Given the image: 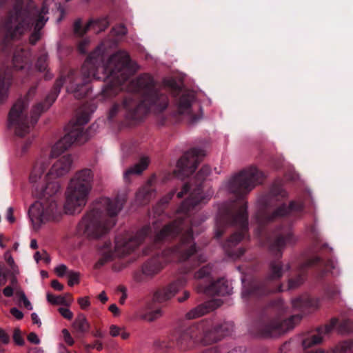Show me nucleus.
Here are the masks:
<instances>
[{
	"mask_svg": "<svg viewBox=\"0 0 353 353\" xmlns=\"http://www.w3.org/2000/svg\"><path fill=\"white\" fill-rule=\"evenodd\" d=\"M132 72L130 59L126 51L119 50L104 60L103 51L98 47L82 66V83L70 82L67 90L72 92L76 98H82L88 94L90 90L88 84L92 79L108 80L102 90L103 97L108 99L119 94L122 90V84Z\"/></svg>",
	"mask_w": 353,
	"mask_h": 353,
	"instance_id": "obj_1",
	"label": "nucleus"
},
{
	"mask_svg": "<svg viewBox=\"0 0 353 353\" xmlns=\"http://www.w3.org/2000/svg\"><path fill=\"white\" fill-rule=\"evenodd\" d=\"M47 158H41L35 163L29 176L32 194L39 200L29 209V216L33 226L38 228L46 221L57 219L60 214L54 196L59 191L60 184L48 176L46 170L48 167Z\"/></svg>",
	"mask_w": 353,
	"mask_h": 353,
	"instance_id": "obj_2",
	"label": "nucleus"
},
{
	"mask_svg": "<svg viewBox=\"0 0 353 353\" xmlns=\"http://www.w3.org/2000/svg\"><path fill=\"white\" fill-rule=\"evenodd\" d=\"M48 13V8L46 4L39 10L33 4L32 0H14L12 8L3 23L6 39H20L33 26L29 41L34 45L40 40L42 35L41 30L48 21V17H46Z\"/></svg>",
	"mask_w": 353,
	"mask_h": 353,
	"instance_id": "obj_3",
	"label": "nucleus"
},
{
	"mask_svg": "<svg viewBox=\"0 0 353 353\" xmlns=\"http://www.w3.org/2000/svg\"><path fill=\"white\" fill-rule=\"evenodd\" d=\"M124 200L119 198H101L81 219L77 226L80 235L90 239L99 238L115 225L113 219H107L104 212L112 218L122 209Z\"/></svg>",
	"mask_w": 353,
	"mask_h": 353,
	"instance_id": "obj_4",
	"label": "nucleus"
},
{
	"mask_svg": "<svg viewBox=\"0 0 353 353\" xmlns=\"http://www.w3.org/2000/svg\"><path fill=\"white\" fill-rule=\"evenodd\" d=\"M128 89L130 92H141L143 95V99L140 103L137 102V94H128L123 100V108L134 114L142 111V109L143 113L148 110L161 112L168 107L167 96L160 94L155 89L154 81L148 74L140 75L133 79L130 82Z\"/></svg>",
	"mask_w": 353,
	"mask_h": 353,
	"instance_id": "obj_5",
	"label": "nucleus"
},
{
	"mask_svg": "<svg viewBox=\"0 0 353 353\" xmlns=\"http://www.w3.org/2000/svg\"><path fill=\"white\" fill-rule=\"evenodd\" d=\"M65 79H58L54 86L53 90L46 97L44 103H39L31 110L29 119L26 108L28 99L35 93V88L30 89L23 99H19L12 107L8 117V126L14 128L15 134L19 137H24L29 133L30 126L34 124L42 112L47 110L56 100Z\"/></svg>",
	"mask_w": 353,
	"mask_h": 353,
	"instance_id": "obj_6",
	"label": "nucleus"
},
{
	"mask_svg": "<svg viewBox=\"0 0 353 353\" xmlns=\"http://www.w3.org/2000/svg\"><path fill=\"white\" fill-rule=\"evenodd\" d=\"M93 180L94 173L90 169L84 168L75 172L65 192L64 210L66 214H74L81 212L88 202Z\"/></svg>",
	"mask_w": 353,
	"mask_h": 353,
	"instance_id": "obj_7",
	"label": "nucleus"
},
{
	"mask_svg": "<svg viewBox=\"0 0 353 353\" xmlns=\"http://www.w3.org/2000/svg\"><path fill=\"white\" fill-rule=\"evenodd\" d=\"M148 230V228H143L134 236L128 234L118 236L115 240L114 252L110 248V243H105L101 250V257L96 263V268H100L114 256L121 257L130 253L143 241Z\"/></svg>",
	"mask_w": 353,
	"mask_h": 353,
	"instance_id": "obj_8",
	"label": "nucleus"
},
{
	"mask_svg": "<svg viewBox=\"0 0 353 353\" xmlns=\"http://www.w3.org/2000/svg\"><path fill=\"white\" fill-rule=\"evenodd\" d=\"M263 174L255 167H250L234 175L228 182V191L239 197L248 194L262 183Z\"/></svg>",
	"mask_w": 353,
	"mask_h": 353,
	"instance_id": "obj_9",
	"label": "nucleus"
},
{
	"mask_svg": "<svg viewBox=\"0 0 353 353\" xmlns=\"http://www.w3.org/2000/svg\"><path fill=\"white\" fill-rule=\"evenodd\" d=\"M90 117L88 114H83L77 118L75 121H70L68 128L69 132L52 149V156L58 155L68 150L74 143L83 144L89 139L88 130L84 132L83 125L88 123Z\"/></svg>",
	"mask_w": 353,
	"mask_h": 353,
	"instance_id": "obj_10",
	"label": "nucleus"
},
{
	"mask_svg": "<svg viewBox=\"0 0 353 353\" xmlns=\"http://www.w3.org/2000/svg\"><path fill=\"white\" fill-rule=\"evenodd\" d=\"M352 323L350 316L341 314L339 318H332L330 322L317 329V334L307 337L302 341V346L306 350L312 346L321 343L323 339L334 330L340 334H346L351 332Z\"/></svg>",
	"mask_w": 353,
	"mask_h": 353,
	"instance_id": "obj_11",
	"label": "nucleus"
},
{
	"mask_svg": "<svg viewBox=\"0 0 353 353\" xmlns=\"http://www.w3.org/2000/svg\"><path fill=\"white\" fill-rule=\"evenodd\" d=\"M236 208H238L236 212L234 214H228L225 219L229 224L239 226L241 232H235L230 236L228 242V246L237 244L245 236L248 228L247 203L245 202L237 203Z\"/></svg>",
	"mask_w": 353,
	"mask_h": 353,
	"instance_id": "obj_12",
	"label": "nucleus"
},
{
	"mask_svg": "<svg viewBox=\"0 0 353 353\" xmlns=\"http://www.w3.org/2000/svg\"><path fill=\"white\" fill-rule=\"evenodd\" d=\"M301 320V316L300 315L292 316L285 321L275 319L267 323H261L259 325V330L265 336L275 337L293 329Z\"/></svg>",
	"mask_w": 353,
	"mask_h": 353,
	"instance_id": "obj_13",
	"label": "nucleus"
},
{
	"mask_svg": "<svg viewBox=\"0 0 353 353\" xmlns=\"http://www.w3.org/2000/svg\"><path fill=\"white\" fill-rule=\"evenodd\" d=\"M195 96L192 92L183 94L177 104V112L190 123H194L202 117L201 106L193 104Z\"/></svg>",
	"mask_w": 353,
	"mask_h": 353,
	"instance_id": "obj_14",
	"label": "nucleus"
},
{
	"mask_svg": "<svg viewBox=\"0 0 353 353\" xmlns=\"http://www.w3.org/2000/svg\"><path fill=\"white\" fill-rule=\"evenodd\" d=\"M205 156V152L203 150L198 148L190 150L177 161L176 167L179 172L187 176L193 173Z\"/></svg>",
	"mask_w": 353,
	"mask_h": 353,
	"instance_id": "obj_15",
	"label": "nucleus"
},
{
	"mask_svg": "<svg viewBox=\"0 0 353 353\" xmlns=\"http://www.w3.org/2000/svg\"><path fill=\"white\" fill-rule=\"evenodd\" d=\"M193 227L194 224L192 223L190 230L183 236L180 243L172 250L173 254L180 261L188 259L196 252V244L192 237Z\"/></svg>",
	"mask_w": 353,
	"mask_h": 353,
	"instance_id": "obj_16",
	"label": "nucleus"
},
{
	"mask_svg": "<svg viewBox=\"0 0 353 353\" xmlns=\"http://www.w3.org/2000/svg\"><path fill=\"white\" fill-rule=\"evenodd\" d=\"M199 331L194 327H188L181 332L176 339L175 351L187 352L192 350L199 344L196 338Z\"/></svg>",
	"mask_w": 353,
	"mask_h": 353,
	"instance_id": "obj_17",
	"label": "nucleus"
},
{
	"mask_svg": "<svg viewBox=\"0 0 353 353\" xmlns=\"http://www.w3.org/2000/svg\"><path fill=\"white\" fill-rule=\"evenodd\" d=\"M232 290V288L228 284V282L223 279L215 282H212L208 286L199 284L196 287L198 292H203L210 296H225L230 294Z\"/></svg>",
	"mask_w": 353,
	"mask_h": 353,
	"instance_id": "obj_18",
	"label": "nucleus"
},
{
	"mask_svg": "<svg viewBox=\"0 0 353 353\" xmlns=\"http://www.w3.org/2000/svg\"><path fill=\"white\" fill-rule=\"evenodd\" d=\"M187 280L182 277L171 283L168 286L159 290L155 293V299L159 303L165 302L175 296V294L183 288Z\"/></svg>",
	"mask_w": 353,
	"mask_h": 353,
	"instance_id": "obj_19",
	"label": "nucleus"
},
{
	"mask_svg": "<svg viewBox=\"0 0 353 353\" xmlns=\"http://www.w3.org/2000/svg\"><path fill=\"white\" fill-rule=\"evenodd\" d=\"M72 159L70 155H64L53 163L48 171V176H52L54 180L66 174L71 169Z\"/></svg>",
	"mask_w": 353,
	"mask_h": 353,
	"instance_id": "obj_20",
	"label": "nucleus"
},
{
	"mask_svg": "<svg viewBox=\"0 0 353 353\" xmlns=\"http://www.w3.org/2000/svg\"><path fill=\"white\" fill-rule=\"evenodd\" d=\"M155 181V176H152L136 194V199L141 204L147 203L150 200L154 198L156 191L152 185Z\"/></svg>",
	"mask_w": 353,
	"mask_h": 353,
	"instance_id": "obj_21",
	"label": "nucleus"
},
{
	"mask_svg": "<svg viewBox=\"0 0 353 353\" xmlns=\"http://www.w3.org/2000/svg\"><path fill=\"white\" fill-rule=\"evenodd\" d=\"M181 221H174L170 224L163 226V228L157 234L156 239L157 241L163 240L167 237L175 236L179 230H182Z\"/></svg>",
	"mask_w": 353,
	"mask_h": 353,
	"instance_id": "obj_22",
	"label": "nucleus"
},
{
	"mask_svg": "<svg viewBox=\"0 0 353 353\" xmlns=\"http://www.w3.org/2000/svg\"><path fill=\"white\" fill-rule=\"evenodd\" d=\"M290 267L289 264L283 265L279 261H273L270 264V270L268 276V280H278L282 277L284 272L288 271Z\"/></svg>",
	"mask_w": 353,
	"mask_h": 353,
	"instance_id": "obj_23",
	"label": "nucleus"
},
{
	"mask_svg": "<svg viewBox=\"0 0 353 353\" xmlns=\"http://www.w3.org/2000/svg\"><path fill=\"white\" fill-rule=\"evenodd\" d=\"M164 265L158 259H152L147 261L142 267V272L147 277L152 278L159 274Z\"/></svg>",
	"mask_w": 353,
	"mask_h": 353,
	"instance_id": "obj_24",
	"label": "nucleus"
},
{
	"mask_svg": "<svg viewBox=\"0 0 353 353\" xmlns=\"http://www.w3.org/2000/svg\"><path fill=\"white\" fill-rule=\"evenodd\" d=\"M203 199V197L201 196V188L199 187L194 192L191 193V198L188 199L182 203L178 212H187L190 208L199 204Z\"/></svg>",
	"mask_w": 353,
	"mask_h": 353,
	"instance_id": "obj_25",
	"label": "nucleus"
},
{
	"mask_svg": "<svg viewBox=\"0 0 353 353\" xmlns=\"http://www.w3.org/2000/svg\"><path fill=\"white\" fill-rule=\"evenodd\" d=\"M19 274L18 270H14L11 274L10 284L6 286L3 290V294L6 297H11L17 294L19 291L22 290L20 285L19 284L17 275Z\"/></svg>",
	"mask_w": 353,
	"mask_h": 353,
	"instance_id": "obj_26",
	"label": "nucleus"
},
{
	"mask_svg": "<svg viewBox=\"0 0 353 353\" xmlns=\"http://www.w3.org/2000/svg\"><path fill=\"white\" fill-rule=\"evenodd\" d=\"M213 304L214 302L211 301L205 304L199 305L188 312L185 314V317L188 319L201 317L214 309Z\"/></svg>",
	"mask_w": 353,
	"mask_h": 353,
	"instance_id": "obj_27",
	"label": "nucleus"
},
{
	"mask_svg": "<svg viewBox=\"0 0 353 353\" xmlns=\"http://www.w3.org/2000/svg\"><path fill=\"white\" fill-rule=\"evenodd\" d=\"M72 325L75 332L80 334L88 332L90 327L85 316L81 313L77 315Z\"/></svg>",
	"mask_w": 353,
	"mask_h": 353,
	"instance_id": "obj_28",
	"label": "nucleus"
},
{
	"mask_svg": "<svg viewBox=\"0 0 353 353\" xmlns=\"http://www.w3.org/2000/svg\"><path fill=\"white\" fill-rule=\"evenodd\" d=\"M148 164L149 159L148 157L141 158L139 163L130 168L124 172V178L128 180L132 174H141L142 172L147 168Z\"/></svg>",
	"mask_w": 353,
	"mask_h": 353,
	"instance_id": "obj_29",
	"label": "nucleus"
},
{
	"mask_svg": "<svg viewBox=\"0 0 353 353\" xmlns=\"http://www.w3.org/2000/svg\"><path fill=\"white\" fill-rule=\"evenodd\" d=\"M296 241V239L290 234H288L284 238L283 236L278 237L271 246L272 252H281L286 245L293 244Z\"/></svg>",
	"mask_w": 353,
	"mask_h": 353,
	"instance_id": "obj_30",
	"label": "nucleus"
},
{
	"mask_svg": "<svg viewBox=\"0 0 353 353\" xmlns=\"http://www.w3.org/2000/svg\"><path fill=\"white\" fill-rule=\"evenodd\" d=\"M109 26L106 18H101L95 20H90L87 23V29H92L95 34L104 31Z\"/></svg>",
	"mask_w": 353,
	"mask_h": 353,
	"instance_id": "obj_31",
	"label": "nucleus"
},
{
	"mask_svg": "<svg viewBox=\"0 0 353 353\" xmlns=\"http://www.w3.org/2000/svg\"><path fill=\"white\" fill-rule=\"evenodd\" d=\"M219 332V329H216L215 325L210 330H207L203 335V337L201 340L200 343L203 345H208L213 343H216L221 340L220 336L218 334Z\"/></svg>",
	"mask_w": 353,
	"mask_h": 353,
	"instance_id": "obj_32",
	"label": "nucleus"
},
{
	"mask_svg": "<svg viewBox=\"0 0 353 353\" xmlns=\"http://www.w3.org/2000/svg\"><path fill=\"white\" fill-rule=\"evenodd\" d=\"M47 301L52 305H63L65 306H70L73 299L70 298L68 300L65 296H56L51 293L48 292L46 294Z\"/></svg>",
	"mask_w": 353,
	"mask_h": 353,
	"instance_id": "obj_33",
	"label": "nucleus"
},
{
	"mask_svg": "<svg viewBox=\"0 0 353 353\" xmlns=\"http://www.w3.org/2000/svg\"><path fill=\"white\" fill-rule=\"evenodd\" d=\"M215 327L216 329L219 330L218 334L220 336L221 340L224 336L230 335L234 330V325L231 322H223L222 323L216 325Z\"/></svg>",
	"mask_w": 353,
	"mask_h": 353,
	"instance_id": "obj_34",
	"label": "nucleus"
},
{
	"mask_svg": "<svg viewBox=\"0 0 353 353\" xmlns=\"http://www.w3.org/2000/svg\"><path fill=\"white\" fill-rule=\"evenodd\" d=\"M153 345L155 351H175V349L174 348V342L159 340L154 341Z\"/></svg>",
	"mask_w": 353,
	"mask_h": 353,
	"instance_id": "obj_35",
	"label": "nucleus"
},
{
	"mask_svg": "<svg viewBox=\"0 0 353 353\" xmlns=\"http://www.w3.org/2000/svg\"><path fill=\"white\" fill-rule=\"evenodd\" d=\"M26 54L27 52L23 50H21L14 54L13 57V65L15 68L19 70L23 68L24 65L23 63L26 62Z\"/></svg>",
	"mask_w": 353,
	"mask_h": 353,
	"instance_id": "obj_36",
	"label": "nucleus"
},
{
	"mask_svg": "<svg viewBox=\"0 0 353 353\" xmlns=\"http://www.w3.org/2000/svg\"><path fill=\"white\" fill-rule=\"evenodd\" d=\"M301 208L302 207L296 208L294 202H291L289 207L286 206L284 204L281 205L274 211L273 214V218L285 216L292 210H300Z\"/></svg>",
	"mask_w": 353,
	"mask_h": 353,
	"instance_id": "obj_37",
	"label": "nucleus"
},
{
	"mask_svg": "<svg viewBox=\"0 0 353 353\" xmlns=\"http://www.w3.org/2000/svg\"><path fill=\"white\" fill-rule=\"evenodd\" d=\"M15 298L17 299V303L19 305H23L27 310H32L33 307L32 305V303L28 300V297L26 296L24 291L22 290L21 291H19L17 294H14Z\"/></svg>",
	"mask_w": 353,
	"mask_h": 353,
	"instance_id": "obj_38",
	"label": "nucleus"
},
{
	"mask_svg": "<svg viewBox=\"0 0 353 353\" xmlns=\"http://www.w3.org/2000/svg\"><path fill=\"white\" fill-rule=\"evenodd\" d=\"M163 312L161 309H157L144 314H141L140 318L148 322H152L161 318L163 316Z\"/></svg>",
	"mask_w": 353,
	"mask_h": 353,
	"instance_id": "obj_39",
	"label": "nucleus"
},
{
	"mask_svg": "<svg viewBox=\"0 0 353 353\" xmlns=\"http://www.w3.org/2000/svg\"><path fill=\"white\" fill-rule=\"evenodd\" d=\"M10 85V77L4 78L0 81V104L6 101L8 98V91Z\"/></svg>",
	"mask_w": 353,
	"mask_h": 353,
	"instance_id": "obj_40",
	"label": "nucleus"
},
{
	"mask_svg": "<svg viewBox=\"0 0 353 353\" xmlns=\"http://www.w3.org/2000/svg\"><path fill=\"white\" fill-rule=\"evenodd\" d=\"M212 266L210 264L203 266L194 274V278L197 280L208 279L212 272Z\"/></svg>",
	"mask_w": 353,
	"mask_h": 353,
	"instance_id": "obj_41",
	"label": "nucleus"
},
{
	"mask_svg": "<svg viewBox=\"0 0 353 353\" xmlns=\"http://www.w3.org/2000/svg\"><path fill=\"white\" fill-rule=\"evenodd\" d=\"M305 278L302 275H299L294 279H290L288 281V290H294L301 285H302L304 282Z\"/></svg>",
	"mask_w": 353,
	"mask_h": 353,
	"instance_id": "obj_42",
	"label": "nucleus"
},
{
	"mask_svg": "<svg viewBox=\"0 0 353 353\" xmlns=\"http://www.w3.org/2000/svg\"><path fill=\"white\" fill-rule=\"evenodd\" d=\"M47 61H48V55L47 54H43L41 55L38 58L37 61V64H36L37 68L41 72L46 71V70L48 68Z\"/></svg>",
	"mask_w": 353,
	"mask_h": 353,
	"instance_id": "obj_43",
	"label": "nucleus"
},
{
	"mask_svg": "<svg viewBox=\"0 0 353 353\" xmlns=\"http://www.w3.org/2000/svg\"><path fill=\"white\" fill-rule=\"evenodd\" d=\"M89 29H87V25L82 28H81V20L80 19L75 21L74 24V33L79 36H83L85 34Z\"/></svg>",
	"mask_w": 353,
	"mask_h": 353,
	"instance_id": "obj_44",
	"label": "nucleus"
},
{
	"mask_svg": "<svg viewBox=\"0 0 353 353\" xmlns=\"http://www.w3.org/2000/svg\"><path fill=\"white\" fill-rule=\"evenodd\" d=\"M79 273L74 271H68V285L70 286H72L75 284L79 283Z\"/></svg>",
	"mask_w": 353,
	"mask_h": 353,
	"instance_id": "obj_45",
	"label": "nucleus"
},
{
	"mask_svg": "<svg viewBox=\"0 0 353 353\" xmlns=\"http://www.w3.org/2000/svg\"><path fill=\"white\" fill-rule=\"evenodd\" d=\"M211 173V169L208 165H203L196 174L200 181H203Z\"/></svg>",
	"mask_w": 353,
	"mask_h": 353,
	"instance_id": "obj_46",
	"label": "nucleus"
},
{
	"mask_svg": "<svg viewBox=\"0 0 353 353\" xmlns=\"http://www.w3.org/2000/svg\"><path fill=\"white\" fill-rule=\"evenodd\" d=\"M340 349L339 353H347L348 352L352 351L353 347V344L351 341H345L341 343L339 345Z\"/></svg>",
	"mask_w": 353,
	"mask_h": 353,
	"instance_id": "obj_47",
	"label": "nucleus"
},
{
	"mask_svg": "<svg viewBox=\"0 0 353 353\" xmlns=\"http://www.w3.org/2000/svg\"><path fill=\"white\" fill-rule=\"evenodd\" d=\"M13 340L14 343L18 345H23L24 344V339L19 328H15L14 330Z\"/></svg>",
	"mask_w": 353,
	"mask_h": 353,
	"instance_id": "obj_48",
	"label": "nucleus"
},
{
	"mask_svg": "<svg viewBox=\"0 0 353 353\" xmlns=\"http://www.w3.org/2000/svg\"><path fill=\"white\" fill-rule=\"evenodd\" d=\"M112 30L117 36H124L128 33L127 28L123 24L114 27Z\"/></svg>",
	"mask_w": 353,
	"mask_h": 353,
	"instance_id": "obj_49",
	"label": "nucleus"
},
{
	"mask_svg": "<svg viewBox=\"0 0 353 353\" xmlns=\"http://www.w3.org/2000/svg\"><path fill=\"white\" fill-rule=\"evenodd\" d=\"M58 311L63 318L68 320H71L73 318L72 312L67 307H59Z\"/></svg>",
	"mask_w": 353,
	"mask_h": 353,
	"instance_id": "obj_50",
	"label": "nucleus"
},
{
	"mask_svg": "<svg viewBox=\"0 0 353 353\" xmlns=\"http://www.w3.org/2000/svg\"><path fill=\"white\" fill-rule=\"evenodd\" d=\"M8 274L9 271L0 265V287L6 284Z\"/></svg>",
	"mask_w": 353,
	"mask_h": 353,
	"instance_id": "obj_51",
	"label": "nucleus"
},
{
	"mask_svg": "<svg viewBox=\"0 0 353 353\" xmlns=\"http://www.w3.org/2000/svg\"><path fill=\"white\" fill-rule=\"evenodd\" d=\"M77 301L82 310H85L90 305L88 296L80 297Z\"/></svg>",
	"mask_w": 353,
	"mask_h": 353,
	"instance_id": "obj_52",
	"label": "nucleus"
},
{
	"mask_svg": "<svg viewBox=\"0 0 353 353\" xmlns=\"http://www.w3.org/2000/svg\"><path fill=\"white\" fill-rule=\"evenodd\" d=\"M61 332L65 342L69 345H73L74 340L69 331L67 329H63Z\"/></svg>",
	"mask_w": 353,
	"mask_h": 353,
	"instance_id": "obj_53",
	"label": "nucleus"
},
{
	"mask_svg": "<svg viewBox=\"0 0 353 353\" xmlns=\"http://www.w3.org/2000/svg\"><path fill=\"white\" fill-rule=\"evenodd\" d=\"M54 271L59 276H63L65 274H68V268H67L66 265L64 264H60V265H57L55 268Z\"/></svg>",
	"mask_w": 353,
	"mask_h": 353,
	"instance_id": "obj_54",
	"label": "nucleus"
},
{
	"mask_svg": "<svg viewBox=\"0 0 353 353\" xmlns=\"http://www.w3.org/2000/svg\"><path fill=\"white\" fill-rule=\"evenodd\" d=\"M123 327H119L115 325H111L110 327V334L112 337L120 336L121 331Z\"/></svg>",
	"mask_w": 353,
	"mask_h": 353,
	"instance_id": "obj_55",
	"label": "nucleus"
},
{
	"mask_svg": "<svg viewBox=\"0 0 353 353\" xmlns=\"http://www.w3.org/2000/svg\"><path fill=\"white\" fill-rule=\"evenodd\" d=\"M0 341L6 345L10 342L9 335L2 328H0Z\"/></svg>",
	"mask_w": 353,
	"mask_h": 353,
	"instance_id": "obj_56",
	"label": "nucleus"
},
{
	"mask_svg": "<svg viewBox=\"0 0 353 353\" xmlns=\"http://www.w3.org/2000/svg\"><path fill=\"white\" fill-rule=\"evenodd\" d=\"M223 233L221 221H217L215 227L214 235L216 238H220Z\"/></svg>",
	"mask_w": 353,
	"mask_h": 353,
	"instance_id": "obj_57",
	"label": "nucleus"
},
{
	"mask_svg": "<svg viewBox=\"0 0 353 353\" xmlns=\"http://www.w3.org/2000/svg\"><path fill=\"white\" fill-rule=\"evenodd\" d=\"M10 313L11 314L15 317L17 320L22 319L23 317V314L21 311H20L17 307H12L10 309Z\"/></svg>",
	"mask_w": 353,
	"mask_h": 353,
	"instance_id": "obj_58",
	"label": "nucleus"
},
{
	"mask_svg": "<svg viewBox=\"0 0 353 353\" xmlns=\"http://www.w3.org/2000/svg\"><path fill=\"white\" fill-rule=\"evenodd\" d=\"M305 301L301 297L296 298L292 301V306L295 308L301 307L303 306Z\"/></svg>",
	"mask_w": 353,
	"mask_h": 353,
	"instance_id": "obj_59",
	"label": "nucleus"
},
{
	"mask_svg": "<svg viewBox=\"0 0 353 353\" xmlns=\"http://www.w3.org/2000/svg\"><path fill=\"white\" fill-rule=\"evenodd\" d=\"M28 340L34 344H39L40 343V340L38 336L34 332H31L28 336Z\"/></svg>",
	"mask_w": 353,
	"mask_h": 353,
	"instance_id": "obj_60",
	"label": "nucleus"
},
{
	"mask_svg": "<svg viewBox=\"0 0 353 353\" xmlns=\"http://www.w3.org/2000/svg\"><path fill=\"white\" fill-rule=\"evenodd\" d=\"M89 40L85 39L79 44V50L81 53L84 54L86 52V48L89 44Z\"/></svg>",
	"mask_w": 353,
	"mask_h": 353,
	"instance_id": "obj_61",
	"label": "nucleus"
},
{
	"mask_svg": "<svg viewBox=\"0 0 353 353\" xmlns=\"http://www.w3.org/2000/svg\"><path fill=\"white\" fill-rule=\"evenodd\" d=\"M51 286L56 290L62 291L63 290V285L59 283L57 280H52L51 281Z\"/></svg>",
	"mask_w": 353,
	"mask_h": 353,
	"instance_id": "obj_62",
	"label": "nucleus"
},
{
	"mask_svg": "<svg viewBox=\"0 0 353 353\" xmlns=\"http://www.w3.org/2000/svg\"><path fill=\"white\" fill-rule=\"evenodd\" d=\"M7 219L11 223H14L15 221L13 216V208L12 207H10L7 210Z\"/></svg>",
	"mask_w": 353,
	"mask_h": 353,
	"instance_id": "obj_63",
	"label": "nucleus"
},
{
	"mask_svg": "<svg viewBox=\"0 0 353 353\" xmlns=\"http://www.w3.org/2000/svg\"><path fill=\"white\" fill-rule=\"evenodd\" d=\"M119 105H117V104H114L112 108L110 110V112H109V117L110 119H112L113 118L117 113L118 110H119Z\"/></svg>",
	"mask_w": 353,
	"mask_h": 353,
	"instance_id": "obj_64",
	"label": "nucleus"
}]
</instances>
